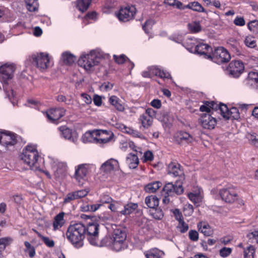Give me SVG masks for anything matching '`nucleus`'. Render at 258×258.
Returning <instances> with one entry per match:
<instances>
[{
	"label": "nucleus",
	"instance_id": "56",
	"mask_svg": "<svg viewBox=\"0 0 258 258\" xmlns=\"http://www.w3.org/2000/svg\"><path fill=\"white\" fill-rule=\"evenodd\" d=\"M189 238L193 241H197L199 239V233L195 230H191L188 232Z\"/></svg>",
	"mask_w": 258,
	"mask_h": 258
},
{
	"label": "nucleus",
	"instance_id": "8",
	"mask_svg": "<svg viewBox=\"0 0 258 258\" xmlns=\"http://www.w3.org/2000/svg\"><path fill=\"white\" fill-rule=\"evenodd\" d=\"M99 227L97 223H89L85 226V236L92 245H98L99 241Z\"/></svg>",
	"mask_w": 258,
	"mask_h": 258
},
{
	"label": "nucleus",
	"instance_id": "43",
	"mask_svg": "<svg viewBox=\"0 0 258 258\" xmlns=\"http://www.w3.org/2000/svg\"><path fill=\"white\" fill-rule=\"evenodd\" d=\"M12 242V239L9 237H5L0 238V252L4 251L6 246L10 245Z\"/></svg>",
	"mask_w": 258,
	"mask_h": 258
},
{
	"label": "nucleus",
	"instance_id": "16",
	"mask_svg": "<svg viewBox=\"0 0 258 258\" xmlns=\"http://www.w3.org/2000/svg\"><path fill=\"white\" fill-rule=\"evenodd\" d=\"M97 144H107L113 138V133L110 130H97Z\"/></svg>",
	"mask_w": 258,
	"mask_h": 258
},
{
	"label": "nucleus",
	"instance_id": "60",
	"mask_svg": "<svg viewBox=\"0 0 258 258\" xmlns=\"http://www.w3.org/2000/svg\"><path fill=\"white\" fill-rule=\"evenodd\" d=\"M247 138L250 144H255L258 143V135L256 134H248Z\"/></svg>",
	"mask_w": 258,
	"mask_h": 258
},
{
	"label": "nucleus",
	"instance_id": "39",
	"mask_svg": "<svg viewBox=\"0 0 258 258\" xmlns=\"http://www.w3.org/2000/svg\"><path fill=\"white\" fill-rule=\"evenodd\" d=\"M126 234L124 230L118 228L114 230L112 235V239H126Z\"/></svg>",
	"mask_w": 258,
	"mask_h": 258
},
{
	"label": "nucleus",
	"instance_id": "57",
	"mask_svg": "<svg viewBox=\"0 0 258 258\" xmlns=\"http://www.w3.org/2000/svg\"><path fill=\"white\" fill-rule=\"evenodd\" d=\"M231 252V248L224 247L220 250V255L223 257H225L229 255Z\"/></svg>",
	"mask_w": 258,
	"mask_h": 258
},
{
	"label": "nucleus",
	"instance_id": "51",
	"mask_svg": "<svg viewBox=\"0 0 258 258\" xmlns=\"http://www.w3.org/2000/svg\"><path fill=\"white\" fill-rule=\"evenodd\" d=\"M25 245L26 247V251L28 252L29 255L30 257H33L35 255V248L32 246L30 243L28 241L25 242Z\"/></svg>",
	"mask_w": 258,
	"mask_h": 258
},
{
	"label": "nucleus",
	"instance_id": "52",
	"mask_svg": "<svg viewBox=\"0 0 258 258\" xmlns=\"http://www.w3.org/2000/svg\"><path fill=\"white\" fill-rule=\"evenodd\" d=\"M248 28L249 30L252 32L256 33L258 32V21L253 20L248 24Z\"/></svg>",
	"mask_w": 258,
	"mask_h": 258
},
{
	"label": "nucleus",
	"instance_id": "25",
	"mask_svg": "<svg viewBox=\"0 0 258 258\" xmlns=\"http://www.w3.org/2000/svg\"><path fill=\"white\" fill-rule=\"evenodd\" d=\"M168 172L174 176H179L180 181L183 179L182 175L183 171L180 168V165L177 163H171L168 165Z\"/></svg>",
	"mask_w": 258,
	"mask_h": 258
},
{
	"label": "nucleus",
	"instance_id": "17",
	"mask_svg": "<svg viewBox=\"0 0 258 258\" xmlns=\"http://www.w3.org/2000/svg\"><path fill=\"white\" fill-rule=\"evenodd\" d=\"M16 136L14 133L9 131L0 129V145H13Z\"/></svg>",
	"mask_w": 258,
	"mask_h": 258
},
{
	"label": "nucleus",
	"instance_id": "37",
	"mask_svg": "<svg viewBox=\"0 0 258 258\" xmlns=\"http://www.w3.org/2000/svg\"><path fill=\"white\" fill-rule=\"evenodd\" d=\"M140 120L142 123V126L144 128H148L151 125L153 122L152 118L148 114H142L140 116Z\"/></svg>",
	"mask_w": 258,
	"mask_h": 258
},
{
	"label": "nucleus",
	"instance_id": "58",
	"mask_svg": "<svg viewBox=\"0 0 258 258\" xmlns=\"http://www.w3.org/2000/svg\"><path fill=\"white\" fill-rule=\"evenodd\" d=\"M171 211L173 214L175 219L177 221L179 222L183 219L182 213L179 209H175L174 210H172Z\"/></svg>",
	"mask_w": 258,
	"mask_h": 258
},
{
	"label": "nucleus",
	"instance_id": "44",
	"mask_svg": "<svg viewBox=\"0 0 258 258\" xmlns=\"http://www.w3.org/2000/svg\"><path fill=\"white\" fill-rule=\"evenodd\" d=\"M254 247L252 245H250L244 250V258H254Z\"/></svg>",
	"mask_w": 258,
	"mask_h": 258
},
{
	"label": "nucleus",
	"instance_id": "33",
	"mask_svg": "<svg viewBox=\"0 0 258 258\" xmlns=\"http://www.w3.org/2000/svg\"><path fill=\"white\" fill-rule=\"evenodd\" d=\"M125 239H112L111 248L116 251L121 250L125 246Z\"/></svg>",
	"mask_w": 258,
	"mask_h": 258
},
{
	"label": "nucleus",
	"instance_id": "53",
	"mask_svg": "<svg viewBox=\"0 0 258 258\" xmlns=\"http://www.w3.org/2000/svg\"><path fill=\"white\" fill-rule=\"evenodd\" d=\"M183 212L185 216H189L194 213V207L192 205L190 204H186L184 205L183 208Z\"/></svg>",
	"mask_w": 258,
	"mask_h": 258
},
{
	"label": "nucleus",
	"instance_id": "31",
	"mask_svg": "<svg viewBox=\"0 0 258 258\" xmlns=\"http://www.w3.org/2000/svg\"><path fill=\"white\" fill-rule=\"evenodd\" d=\"M162 185V183L160 181H154L146 185L145 187V190L148 192L154 193L161 187Z\"/></svg>",
	"mask_w": 258,
	"mask_h": 258
},
{
	"label": "nucleus",
	"instance_id": "63",
	"mask_svg": "<svg viewBox=\"0 0 258 258\" xmlns=\"http://www.w3.org/2000/svg\"><path fill=\"white\" fill-rule=\"evenodd\" d=\"M234 23L236 26H243L245 22L243 17H237L234 20Z\"/></svg>",
	"mask_w": 258,
	"mask_h": 258
},
{
	"label": "nucleus",
	"instance_id": "28",
	"mask_svg": "<svg viewBox=\"0 0 258 258\" xmlns=\"http://www.w3.org/2000/svg\"><path fill=\"white\" fill-rule=\"evenodd\" d=\"M126 162L130 168L135 169L139 163L138 155L134 153H130L126 157Z\"/></svg>",
	"mask_w": 258,
	"mask_h": 258
},
{
	"label": "nucleus",
	"instance_id": "40",
	"mask_svg": "<svg viewBox=\"0 0 258 258\" xmlns=\"http://www.w3.org/2000/svg\"><path fill=\"white\" fill-rule=\"evenodd\" d=\"M184 8H188L198 12H204L205 11V9L202 5L197 2L189 3L187 5L185 6Z\"/></svg>",
	"mask_w": 258,
	"mask_h": 258
},
{
	"label": "nucleus",
	"instance_id": "23",
	"mask_svg": "<svg viewBox=\"0 0 258 258\" xmlns=\"http://www.w3.org/2000/svg\"><path fill=\"white\" fill-rule=\"evenodd\" d=\"M119 167L118 161L111 158L102 164L101 169L105 172H109L113 170H118Z\"/></svg>",
	"mask_w": 258,
	"mask_h": 258
},
{
	"label": "nucleus",
	"instance_id": "48",
	"mask_svg": "<svg viewBox=\"0 0 258 258\" xmlns=\"http://www.w3.org/2000/svg\"><path fill=\"white\" fill-rule=\"evenodd\" d=\"M78 196V195H77L76 191L70 192L67 195L64 199L63 202L64 203H68L72 201L79 199Z\"/></svg>",
	"mask_w": 258,
	"mask_h": 258
},
{
	"label": "nucleus",
	"instance_id": "34",
	"mask_svg": "<svg viewBox=\"0 0 258 258\" xmlns=\"http://www.w3.org/2000/svg\"><path fill=\"white\" fill-rule=\"evenodd\" d=\"M138 207L137 204L128 203L124 206V209L120 211V213L122 215H130L133 213Z\"/></svg>",
	"mask_w": 258,
	"mask_h": 258
},
{
	"label": "nucleus",
	"instance_id": "42",
	"mask_svg": "<svg viewBox=\"0 0 258 258\" xmlns=\"http://www.w3.org/2000/svg\"><path fill=\"white\" fill-rule=\"evenodd\" d=\"M27 8L30 12H35L38 10V5L36 0H25Z\"/></svg>",
	"mask_w": 258,
	"mask_h": 258
},
{
	"label": "nucleus",
	"instance_id": "29",
	"mask_svg": "<svg viewBox=\"0 0 258 258\" xmlns=\"http://www.w3.org/2000/svg\"><path fill=\"white\" fill-rule=\"evenodd\" d=\"M109 103L119 111H123L124 110L123 104L121 101L116 96H111L109 99Z\"/></svg>",
	"mask_w": 258,
	"mask_h": 258
},
{
	"label": "nucleus",
	"instance_id": "45",
	"mask_svg": "<svg viewBox=\"0 0 258 258\" xmlns=\"http://www.w3.org/2000/svg\"><path fill=\"white\" fill-rule=\"evenodd\" d=\"M189 29L194 33L198 32L201 31V27L199 22H193L188 24Z\"/></svg>",
	"mask_w": 258,
	"mask_h": 258
},
{
	"label": "nucleus",
	"instance_id": "30",
	"mask_svg": "<svg viewBox=\"0 0 258 258\" xmlns=\"http://www.w3.org/2000/svg\"><path fill=\"white\" fill-rule=\"evenodd\" d=\"M145 203L151 209L157 207L159 205V199L155 196H150L145 198Z\"/></svg>",
	"mask_w": 258,
	"mask_h": 258
},
{
	"label": "nucleus",
	"instance_id": "35",
	"mask_svg": "<svg viewBox=\"0 0 258 258\" xmlns=\"http://www.w3.org/2000/svg\"><path fill=\"white\" fill-rule=\"evenodd\" d=\"M61 59L67 64H72L76 60V57L72 54L68 52H64L61 54Z\"/></svg>",
	"mask_w": 258,
	"mask_h": 258
},
{
	"label": "nucleus",
	"instance_id": "2",
	"mask_svg": "<svg viewBox=\"0 0 258 258\" xmlns=\"http://www.w3.org/2000/svg\"><path fill=\"white\" fill-rule=\"evenodd\" d=\"M211 109L219 110L221 115L225 119H238L240 118L239 110L236 107H232L229 109L227 106L224 104H218L214 101H204V104L201 105L200 110L202 112H210Z\"/></svg>",
	"mask_w": 258,
	"mask_h": 258
},
{
	"label": "nucleus",
	"instance_id": "19",
	"mask_svg": "<svg viewBox=\"0 0 258 258\" xmlns=\"http://www.w3.org/2000/svg\"><path fill=\"white\" fill-rule=\"evenodd\" d=\"M58 130L61 133V136L65 139L70 140L75 143L78 138V135L76 131H73L66 126H61L58 127Z\"/></svg>",
	"mask_w": 258,
	"mask_h": 258
},
{
	"label": "nucleus",
	"instance_id": "36",
	"mask_svg": "<svg viewBox=\"0 0 258 258\" xmlns=\"http://www.w3.org/2000/svg\"><path fill=\"white\" fill-rule=\"evenodd\" d=\"M91 1L92 0H78L77 1V7L80 11L84 12L88 9Z\"/></svg>",
	"mask_w": 258,
	"mask_h": 258
},
{
	"label": "nucleus",
	"instance_id": "24",
	"mask_svg": "<svg viewBox=\"0 0 258 258\" xmlns=\"http://www.w3.org/2000/svg\"><path fill=\"white\" fill-rule=\"evenodd\" d=\"M149 71L151 73V76H158L162 79H169L171 78L170 74L166 71L161 70L158 67L152 66L149 67Z\"/></svg>",
	"mask_w": 258,
	"mask_h": 258
},
{
	"label": "nucleus",
	"instance_id": "10",
	"mask_svg": "<svg viewBox=\"0 0 258 258\" xmlns=\"http://www.w3.org/2000/svg\"><path fill=\"white\" fill-rule=\"evenodd\" d=\"M136 13V8L134 6H131L120 8L116 15L119 21L127 22L132 19Z\"/></svg>",
	"mask_w": 258,
	"mask_h": 258
},
{
	"label": "nucleus",
	"instance_id": "21",
	"mask_svg": "<svg viewBox=\"0 0 258 258\" xmlns=\"http://www.w3.org/2000/svg\"><path fill=\"white\" fill-rule=\"evenodd\" d=\"M200 122L204 128L209 130L213 129L217 123L216 119L207 113H205L201 116Z\"/></svg>",
	"mask_w": 258,
	"mask_h": 258
},
{
	"label": "nucleus",
	"instance_id": "54",
	"mask_svg": "<svg viewBox=\"0 0 258 258\" xmlns=\"http://www.w3.org/2000/svg\"><path fill=\"white\" fill-rule=\"evenodd\" d=\"M56 100L58 102H65L66 104L70 105L73 104V100L71 98L67 99L62 95H59L56 97Z\"/></svg>",
	"mask_w": 258,
	"mask_h": 258
},
{
	"label": "nucleus",
	"instance_id": "49",
	"mask_svg": "<svg viewBox=\"0 0 258 258\" xmlns=\"http://www.w3.org/2000/svg\"><path fill=\"white\" fill-rule=\"evenodd\" d=\"M176 227L178 231L182 233H185L188 229V225L184 221L183 219L178 222Z\"/></svg>",
	"mask_w": 258,
	"mask_h": 258
},
{
	"label": "nucleus",
	"instance_id": "15",
	"mask_svg": "<svg viewBox=\"0 0 258 258\" xmlns=\"http://www.w3.org/2000/svg\"><path fill=\"white\" fill-rule=\"evenodd\" d=\"M175 143L178 144H194L195 140L193 137L187 132H179L176 133L174 136Z\"/></svg>",
	"mask_w": 258,
	"mask_h": 258
},
{
	"label": "nucleus",
	"instance_id": "46",
	"mask_svg": "<svg viewBox=\"0 0 258 258\" xmlns=\"http://www.w3.org/2000/svg\"><path fill=\"white\" fill-rule=\"evenodd\" d=\"M112 239V236H106L100 242L99 240L98 241L97 245L100 246H107L111 247Z\"/></svg>",
	"mask_w": 258,
	"mask_h": 258
},
{
	"label": "nucleus",
	"instance_id": "20",
	"mask_svg": "<svg viewBox=\"0 0 258 258\" xmlns=\"http://www.w3.org/2000/svg\"><path fill=\"white\" fill-rule=\"evenodd\" d=\"M66 110L62 108H51L46 112V115L48 120L52 122H54L65 114Z\"/></svg>",
	"mask_w": 258,
	"mask_h": 258
},
{
	"label": "nucleus",
	"instance_id": "32",
	"mask_svg": "<svg viewBox=\"0 0 258 258\" xmlns=\"http://www.w3.org/2000/svg\"><path fill=\"white\" fill-rule=\"evenodd\" d=\"M102 206V204H95L89 205L87 203L83 204L81 206V210L83 212H94L98 210Z\"/></svg>",
	"mask_w": 258,
	"mask_h": 258
},
{
	"label": "nucleus",
	"instance_id": "3",
	"mask_svg": "<svg viewBox=\"0 0 258 258\" xmlns=\"http://www.w3.org/2000/svg\"><path fill=\"white\" fill-rule=\"evenodd\" d=\"M85 225L82 223L71 224L66 232L67 239L77 248L83 245V240L85 237Z\"/></svg>",
	"mask_w": 258,
	"mask_h": 258
},
{
	"label": "nucleus",
	"instance_id": "41",
	"mask_svg": "<svg viewBox=\"0 0 258 258\" xmlns=\"http://www.w3.org/2000/svg\"><path fill=\"white\" fill-rule=\"evenodd\" d=\"M189 199L197 206H199L200 203L202 201V197L200 194H194L190 192L188 194Z\"/></svg>",
	"mask_w": 258,
	"mask_h": 258
},
{
	"label": "nucleus",
	"instance_id": "1",
	"mask_svg": "<svg viewBox=\"0 0 258 258\" xmlns=\"http://www.w3.org/2000/svg\"><path fill=\"white\" fill-rule=\"evenodd\" d=\"M15 66L13 63H7L0 67V82L3 85V88L7 97L15 106L16 101L14 89L11 85L14 77Z\"/></svg>",
	"mask_w": 258,
	"mask_h": 258
},
{
	"label": "nucleus",
	"instance_id": "61",
	"mask_svg": "<svg viewBox=\"0 0 258 258\" xmlns=\"http://www.w3.org/2000/svg\"><path fill=\"white\" fill-rule=\"evenodd\" d=\"M82 100L86 104H90L92 102V99L91 96L86 93H82L81 95Z\"/></svg>",
	"mask_w": 258,
	"mask_h": 258
},
{
	"label": "nucleus",
	"instance_id": "38",
	"mask_svg": "<svg viewBox=\"0 0 258 258\" xmlns=\"http://www.w3.org/2000/svg\"><path fill=\"white\" fill-rule=\"evenodd\" d=\"M150 215L156 220H161L164 217V213L162 210L157 207L153 208L150 210Z\"/></svg>",
	"mask_w": 258,
	"mask_h": 258
},
{
	"label": "nucleus",
	"instance_id": "62",
	"mask_svg": "<svg viewBox=\"0 0 258 258\" xmlns=\"http://www.w3.org/2000/svg\"><path fill=\"white\" fill-rule=\"evenodd\" d=\"M113 88V84L109 82H105L101 86V89L104 91H108Z\"/></svg>",
	"mask_w": 258,
	"mask_h": 258
},
{
	"label": "nucleus",
	"instance_id": "26",
	"mask_svg": "<svg viewBox=\"0 0 258 258\" xmlns=\"http://www.w3.org/2000/svg\"><path fill=\"white\" fill-rule=\"evenodd\" d=\"M199 231L206 236H210L213 233V230L209 224L205 222H201L198 224Z\"/></svg>",
	"mask_w": 258,
	"mask_h": 258
},
{
	"label": "nucleus",
	"instance_id": "47",
	"mask_svg": "<svg viewBox=\"0 0 258 258\" xmlns=\"http://www.w3.org/2000/svg\"><path fill=\"white\" fill-rule=\"evenodd\" d=\"M38 236L40 237L46 245L49 247H52L54 245V242L53 240L50 239L49 237L44 236L40 233H38Z\"/></svg>",
	"mask_w": 258,
	"mask_h": 258
},
{
	"label": "nucleus",
	"instance_id": "6",
	"mask_svg": "<svg viewBox=\"0 0 258 258\" xmlns=\"http://www.w3.org/2000/svg\"><path fill=\"white\" fill-rule=\"evenodd\" d=\"M219 195L223 201L227 203H233L238 199L236 187L228 184L219 190Z\"/></svg>",
	"mask_w": 258,
	"mask_h": 258
},
{
	"label": "nucleus",
	"instance_id": "22",
	"mask_svg": "<svg viewBox=\"0 0 258 258\" xmlns=\"http://www.w3.org/2000/svg\"><path fill=\"white\" fill-rule=\"evenodd\" d=\"M97 130H93L86 132L81 137L82 142L84 144H97Z\"/></svg>",
	"mask_w": 258,
	"mask_h": 258
},
{
	"label": "nucleus",
	"instance_id": "13",
	"mask_svg": "<svg viewBox=\"0 0 258 258\" xmlns=\"http://www.w3.org/2000/svg\"><path fill=\"white\" fill-rule=\"evenodd\" d=\"M186 48L191 52L194 51L201 55H205L208 58L211 57V55L207 54L212 51V48L207 44L203 43L197 45L193 44L191 47H187Z\"/></svg>",
	"mask_w": 258,
	"mask_h": 258
},
{
	"label": "nucleus",
	"instance_id": "9",
	"mask_svg": "<svg viewBox=\"0 0 258 258\" xmlns=\"http://www.w3.org/2000/svg\"><path fill=\"white\" fill-rule=\"evenodd\" d=\"M210 58L217 63H223L228 62L231 56L227 50L223 47H219L215 49Z\"/></svg>",
	"mask_w": 258,
	"mask_h": 258
},
{
	"label": "nucleus",
	"instance_id": "4",
	"mask_svg": "<svg viewBox=\"0 0 258 258\" xmlns=\"http://www.w3.org/2000/svg\"><path fill=\"white\" fill-rule=\"evenodd\" d=\"M21 161L25 163L32 169L39 170L38 163L39 156L34 146H26L20 155Z\"/></svg>",
	"mask_w": 258,
	"mask_h": 258
},
{
	"label": "nucleus",
	"instance_id": "7",
	"mask_svg": "<svg viewBox=\"0 0 258 258\" xmlns=\"http://www.w3.org/2000/svg\"><path fill=\"white\" fill-rule=\"evenodd\" d=\"M99 62V58L94 51L82 55L78 60L79 64L86 71H91Z\"/></svg>",
	"mask_w": 258,
	"mask_h": 258
},
{
	"label": "nucleus",
	"instance_id": "27",
	"mask_svg": "<svg viewBox=\"0 0 258 258\" xmlns=\"http://www.w3.org/2000/svg\"><path fill=\"white\" fill-rule=\"evenodd\" d=\"M64 215V213L63 212H61L54 217L53 222V230L55 231L60 229L64 225L65 223Z\"/></svg>",
	"mask_w": 258,
	"mask_h": 258
},
{
	"label": "nucleus",
	"instance_id": "14",
	"mask_svg": "<svg viewBox=\"0 0 258 258\" xmlns=\"http://www.w3.org/2000/svg\"><path fill=\"white\" fill-rule=\"evenodd\" d=\"M244 65L240 60L232 61L229 64L227 71L229 74L234 78L238 77L243 72Z\"/></svg>",
	"mask_w": 258,
	"mask_h": 258
},
{
	"label": "nucleus",
	"instance_id": "64",
	"mask_svg": "<svg viewBox=\"0 0 258 258\" xmlns=\"http://www.w3.org/2000/svg\"><path fill=\"white\" fill-rule=\"evenodd\" d=\"M94 103L97 106H100L102 105V98L98 95H95L93 99Z\"/></svg>",
	"mask_w": 258,
	"mask_h": 258
},
{
	"label": "nucleus",
	"instance_id": "12",
	"mask_svg": "<svg viewBox=\"0 0 258 258\" xmlns=\"http://www.w3.org/2000/svg\"><path fill=\"white\" fill-rule=\"evenodd\" d=\"M181 184L182 182L178 181H176L175 184L169 182L164 185L163 190L168 196H172L174 194L180 195L183 191Z\"/></svg>",
	"mask_w": 258,
	"mask_h": 258
},
{
	"label": "nucleus",
	"instance_id": "11",
	"mask_svg": "<svg viewBox=\"0 0 258 258\" xmlns=\"http://www.w3.org/2000/svg\"><path fill=\"white\" fill-rule=\"evenodd\" d=\"M89 165L83 164L78 166L76 169L75 178L79 185H83L87 180Z\"/></svg>",
	"mask_w": 258,
	"mask_h": 258
},
{
	"label": "nucleus",
	"instance_id": "18",
	"mask_svg": "<svg viewBox=\"0 0 258 258\" xmlns=\"http://www.w3.org/2000/svg\"><path fill=\"white\" fill-rule=\"evenodd\" d=\"M244 82L247 87L258 91V72H249Z\"/></svg>",
	"mask_w": 258,
	"mask_h": 258
},
{
	"label": "nucleus",
	"instance_id": "50",
	"mask_svg": "<svg viewBox=\"0 0 258 258\" xmlns=\"http://www.w3.org/2000/svg\"><path fill=\"white\" fill-rule=\"evenodd\" d=\"M245 44L250 48H254L256 46V41L254 38L251 36H247L244 40Z\"/></svg>",
	"mask_w": 258,
	"mask_h": 258
},
{
	"label": "nucleus",
	"instance_id": "55",
	"mask_svg": "<svg viewBox=\"0 0 258 258\" xmlns=\"http://www.w3.org/2000/svg\"><path fill=\"white\" fill-rule=\"evenodd\" d=\"M113 58L115 61L118 64H122L124 63L127 58L124 54H121L119 56H117L115 54L113 55Z\"/></svg>",
	"mask_w": 258,
	"mask_h": 258
},
{
	"label": "nucleus",
	"instance_id": "59",
	"mask_svg": "<svg viewBox=\"0 0 258 258\" xmlns=\"http://www.w3.org/2000/svg\"><path fill=\"white\" fill-rule=\"evenodd\" d=\"M112 201V199L108 195H102L100 196V202L102 204H110Z\"/></svg>",
	"mask_w": 258,
	"mask_h": 258
},
{
	"label": "nucleus",
	"instance_id": "5",
	"mask_svg": "<svg viewBox=\"0 0 258 258\" xmlns=\"http://www.w3.org/2000/svg\"><path fill=\"white\" fill-rule=\"evenodd\" d=\"M27 60L40 71H43L49 67L50 57L47 53H37L30 55Z\"/></svg>",
	"mask_w": 258,
	"mask_h": 258
}]
</instances>
